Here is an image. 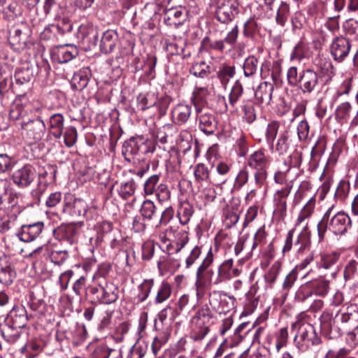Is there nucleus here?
I'll return each instance as SVG.
<instances>
[{"label":"nucleus","instance_id":"nucleus-1","mask_svg":"<svg viewBox=\"0 0 358 358\" xmlns=\"http://www.w3.org/2000/svg\"><path fill=\"white\" fill-rule=\"evenodd\" d=\"M332 210L333 207L329 208L317 224L320 241L324 240L327 231L335 235H344L351 228L352 221L348 214L344 212L335 213Z\"/></svg>","mask_w":358,"mask_h":358},{"label":"nucleus","instance_id":"nucleus-2","mask_svg":"<svg viewBox=\"0 0 358 358\" xmlns=\"http://www.w3.org/2000/svg\"><path fill=\"white\" fill-rule=\"evenodd\" d=\"M292 329L296 331L294 343L296 348L301 352H306L311 345H317L322 342L315 327L310 323L297 321L292 324Z\"/></svg>","mask_w":358,"mask_h":358},{"label":"nucleus","instance_id":"nucleus-3","mask_svg":"<svg viewBox=\"0 0 358 358\" xmlns=\"http://www.w3.org/2000/svg\"><path fill=\"white\" fill-rule=\"evenodd\" d=\"M268 165V157L262 150L254 152L247 159L246 168L255 171L254 178L258 187H262L266 180Z\"/></svg>","mask_w":358,"mask_h":358},{"label":"nucleus","instance_id":"nucleus-4","mask_svg":"<svg viewBox=\"0 0 358 358\" xmlns=\"http://www.w3.org/2000/svg\"><path fill=\"white\" fill-rule=\"evenodd\" d=\"M140 139L141 145L138 139L135 137H131L129 140L126 141L123 144V149L122 153L125 156L127 159L129 160V157L138 154V152L143 153H153L155 150V140L153 138L152 140Z\"/></svg>","mask_w":358,"mask_h":358},{"label":"nucleus","instance_id":"nucleus-5","mask_svg":"<svg viewBox=\"0 0 358 358\" xmlns=\"http://www.w3.org/2000/svg\"><path fill=\"white\" fill-rule=\"evenodd\" d=\"M238 0H224L219 3L215 10V18L223 24L231 22L240 13Z\"/></svg>","mask_w":358,"mask_h":358},{"label":"nucleus","instance_id":"nucleus-6","mask_svg":"<svg viewBox=\"0 0 358 358\" xmlns=\"http://www.w3.org/2000/svg\"><path fill=\"white\" fill-rule=\"evenodd\" d=\"M236 299L222 291H213L209 294V303L219 314H226L234 308Z\"/></svg>","mask_w":358,"mask_h":358},{"label":"nucleus","instance_id":"nucleus-7","mask_svg":"<svg viewBox=\"0 0 358 358\" xmlns=\"http://www.w3.org/2000/svg\"><path fill=\"white\" fill-rule=\"evenodd\" d=\"M300 78L298 88L305 94H310L318 90L322 85V78L320 75L310 68L301 70Z\"/></svg>","mask_w":358,"mask_h":358},{"label":"nucleus","instance_id":"nucleus-8","mask_svg":"<svg viewBox=\"0 0 358 358\" xmlns=\"http://www.w3.org/2000/svg\"><path fill=\"white\" fill-rule=\"evenodd\" d=\"M210 317L208 309L199 310L192 320V324L195 326L191 337L195 341H199L204 338L209 331L208 327L206 324Z\"/></svg>","mask_w":358,"mask_h":358},{"label":"nucleus","instance_id":"nucleus-9","mask_svg":"<svg viewBox=\"0 0 358 358\" xmlns=\"http://www.w3.org/2000/svg\"><path fill=\"white\" fill-rule=\"evenodd\" d=\"M21 128L26 131V138L30 143L41 141L45 134V124L44 122L37 118L21 123Z\"/></svg>","mask_w":358,"mask_h":358},{"label":"nucleus","instance_id":"nucleus-10","mask_svg":"<svg viewBox=\"0 0 358 358\" xmlns=\"http://www.w3.org/2000/svg\"><path fill=\"white\" fill-rule=\"evenodd\" d=\"M7 200L10 204L8 207H5L9 210H14V213L11 215L3 216L0 220V234H5L10 230L16 229L19 224L17 220V213H20L19 207L17 206V198L12 194L7 196Z\"/></svg>","mask_w":358,"mask_h":358},{"label":"nucleus","instance_id":"nucleus-11","mask_svg":"<svg viewBox=\"0 0 358 358\" xmlns=\"http://www.w3.org/2000/svg\"><path fill=\"white\" fill-rule=\"evenodd\" d=\"M351 48L350 41L343 36L335 37L330 46L331 55L334 59L338 62H342L349 55Z\"/></svg>","mask_w":358,"mask_h":358},{"label":"nucleus","instance_id":"nucleus-12","mask_svg":"<svg viewBox=\"0 0 358 358\" xmlns=\"http://www.w3.org/2000/svg\"><path fill=\"white\" fill-rule=\"evenodd\" d=\"M87 203L80 199H73L72 196L66 197L63 206V212L69 216L76 218L85 216L87 213Z\"/></svg>","mask_w":358,"mask_h":358},{"label":"nucleus","instance_id":"nucleus-13","mask_svg":"<svg viewBox=\"0 0 358 358\" xmlns=\"http://www.w3.org/2000/svg\"><path fill=\"white\" fill-rule=\"evenodd\" d=\"M35 178V171L29 165H25L15 171L12 178L14 183L19 187L24 188L29 186Z\"/></svg>","mask_w":358,"mask_h":358},{"label":"nucleus","instance_id":"nucleus-14","mask_svg":"<svg viewBox=\"0 0 358 358\" xmlns=\"http://www.w3.org/2000/svg\"><path fill=\"white\" fill-rule=\"evenodd\" d=\"M119 297V288L111 282H106L101 285L100 296L96 297L99 303L110 304L115 303Z\"/></svg>","mask_w":358,"mask_h":358},{"label":"nucleus","instance_id":"nucleus-15","mask_svg":"<svg viewBox=\"0 0 358 358\" xmlns=\"http://www.w3.org/2000/svg\"><path fill=\"white\" fill-rule=\"evenodd\" d=\"M43 229L42 222H36L31 224H24L21 229L16 233V236L21 241L31 242L34 241L41 234Z\"/></svg>","mask_w":358,"mask_h":358},{"label":"nucleus","instance_id":"nucleus-16","mask_svg":"<svg viewBox=\"0 0 358 358\" xmlns=\"http://www.w3.org/2000/svg\"><path fill=\"white\" fill-rule=\"evenodd\" d=\"M27 29L25 25H16L13 27L9 31L8 41L10 45L15 50L22 49L27 41Z\"/></svg>","mask_w":358,"mask_h":358},{"label":"nucleus","instance_id":"nucleus-17","mask_svg":"<svg viewBox=\"0 0 358 358\" xmlns=\"http://www.w3.org/2000/svg\"><path fill=\"white\" fill-rule=\"evenodd\" d=\"M340 258V253L333 252L331 253L323 254L320 257V260L317 263L318 268L331 270V277L335 278L338 273V268L335 266Z\"/></svg>","mask_w":358,"mask_h":358},{"label":"nucleus","instance_id":"nucleus-18","mask_svg":"<svg viewBox=\"0 0 358 358\" xmlns=\"http://www.w3.org/2000/svg\"><path fill=\"white\" fill-rule=\"evenodd\" d=\"M15 271L8 258L3 255L0 257V283L3 285H10L15 278Z\"/></svg>","mask_w":358,"mask_h":358},{"label":"nucleus","instance_id":"nucleus-19","mask_svg":"<svg viewBox=\"0 0 358 358\" xmlns=\"http://www.w3.org/2000/svg\"><path fill=\"white\" fill-rule=\"evenodd\" d=\"M266 233L265 227H261L255 233L252 239L248 238L249 241V252L251 256L253 252L264 253V248L266 243Z\"/></svg>","mask_w":358,"mask_h":358},{"label":"nucleus","instance_id":"nucleus-20","mask_svg":"<svg viewBox=\"0 0 358 358\" xmlns=\"http://www.w3.org/2000/svg\"><path fill=\"white\" fill-rule=\"evenodd\" d=\"M200 129L206 134H212L217 129L215 116L208 110L197 114Z\"/></svg>","mask_w":358,"mask_h":358},{"label":"nucleus","instance_id":"nucleus-21","mask_svg":"<svg viewBox=\"0 0 358 358\" xmlns=\"http://www.w3.org/2000/svg\"><path fill=\"white\" fill-rule=\"evenodd\" d=\"M355 317L356 315L351 311L350 308H342L335 315L333 323L334 325H336V328H340V326H350L356 320Z\"/></svg>","mask_w":358,"mask_h":358},{"label":"nucleus","instance_id":"nucleus-22","mask_svg":"<svg viewBox=\"0 0 358 358\" xmlns=\"http://www.w3.org/2000/svg\"><path fill=\"white\" fill-rule=\"evenodd\" d=\"M273 91V85L268 82H262L257 87L255 92L257 101L259 103L269 104Z\"/></svg>","mask_w":358,"mask_h":358},{"label":"nucleus","instance_id":"nucleus-23","mask_svg":"<svg viewBox=\"0 0 358 358\" xmlns=\"http://www.w3.org/2000/svg\"><path fill=\"white\" fill-rule=\"evenodd\" d=\"M306 227L307 224L304 227L303 230L298 235L294 243V249L296 250L298 256L306 252H310V233L306 229Z\"/></svg>","mask_w":358,"mask_h":358},{"label":"nucleus","instance_id":"nucleus-24","mask_svg":"<svg viewBox=\"0 0 358 358\" xmlns=\"http://www.w3.org/2000/svg\"><path fill=\"white\" fill-rule=\"evenodd\" d=\"M164 22L166 25L178 27L182 23V12L180 9L171 5L163 12Z\"/></svg>","mask_w":358,"mask_h":358},{"label":"nucleus","instance_id":"nucleus-25","mask_svg":"<svg viewBox=\"0 0 358 358\" xmlns=\"http://www.w3.org/2000/svg\"><path fill=\"white\" fill-rule=\"evenodd\" d=\"M33 77V69L28 66L18 69L15 73V83H13V90L18 91L17 87L22 85H28Z\"/></svg>","mask_w":358,"mask_h":358},{"label":"nucleus","instance_id":"nucleus-26","mask_svg":"<svg viewBox=\"0 0 358 358\" xmlns=\"http://www.w3.org/2000/svg\"><path fill=\"white\" fill-rule=\"evenodd\" d=\"M288 339L287 328H281L274 335H269L267 338L270 347L274 348L279 352L282 348L286 345Z\"/></svg>","mask_w":358,"mask_h":358},{"label":"nucleus","instance_id":"nucleus-27","mask_svg":"<svg viewBox=\"0 0 358 358\" xmlns=\"http://www.w3.org/2000/svg\"><path fill=\"white\" fill-rule=\"evenodd\" d=\"M208 90L206 87H196L193 92L192 101L197 114L203 110H208L206 107V98L208 95Z\"/></svg>","mask_w":358,"mask_h":358},{"label":"nucleus","instance_id":"nucleus-28","mask_svg":"<svg viewBox=\"0 0 358 358\" xmlns=\"http://www.w3.org/2000/svg\"><path fill=\"white\" fill-rule=\"evenodd\" d=\"M78 55L76 46L66 44L58 47L57 57L59 63H66Z\"/></svg>","mask_w":358,"mask_h":358},{"label":"nucleus","instance_id":"nucleus-29","mask_svg":"<svg viewBox=\"0 0 358 358\" xmlns=\"http://www.w3.org/2000/svg\"><path fill=\"white\" fill-rule=\"evenodd\" d=\"M213 262V254L212 252V249L210 248L209 251L207 253L206 257L203 260L201 264L199 266L196 271V285L197 287V292H199V287H201L203 285V280L206 279L205 272L208 270L209 266Z\"/></svg>","mask_w":358,"mask_h":358},{"label":"nucleus","instance_id":"nucleus-30","mask_svg":"<svg viewBox=\"0 0 358 358\" xmlns=\"http://www.w3.org/2000/svg\"><path fill=\"white\" fill-rule=\"evenodd\" d=\"M117 41V34L113 30H107L103 33L101 42V51L104 54L110 53L115 46Z\"/></svg>","mask_w":358,"mask_h":358},{"label":"nucleus","instance_id":"nucleus-31","mask_svg":"<svg viewBox=\"0 0 358 358\" xmlns=\"http://www.w3.org/2000/svg\"><path fill=\"white\" fill-rule=\"evenodd\" d=\"M233 259H229L224 261L218 267L217 277L214 281V284L218 285L220 282L229 280L231 278V271L233 266Z\"/></svg>","mask_w":358,"mask_h":358},{"label":"nucleus","instance_id":"nucleus-32","mask_svg":"<svg viewBox=\"0 0 358 358\" xmlns=\"http://www.w3.org/2000/svg\"><path fill=\"white\" fill-rule=\"evenodd\" d=\"M57 231L61 235L62 238L66 240L71 244L76 241L78 234V227L73 224L62 225L58 227Z\"/></svg>","mask_w":358,"mask_h":358},{"label":"nucleus","instance_id":"nucleus-33","mask_svg":"<svg viewBox=\"0 0 358 358\" xmlns=\"http://www.w3.org/2000/svg\"><path fill=\"white\" fill-rule=\"evenodd\" d=\"M120 352L113 348H110L105 345H99L94 350L91 358H117L120 357Z\"/></svg>","mask_w":358,"mask_h":358},{"label":"nucleus","instance_id":"nucleus-34","mask_svg":"<svg viewBox=\"0 0 358 358\" xmlns=\"http://www.w3.org/2000/svg\"><path fill=\"white\" fill-rule=\"evenodd\" d=\"M43 350L40 342L31 340L28 341L21 349L20 352L26 358H35Z\"/></svg>","mask_w":358,"mask_h":358},{"label":"nucleus","instance_id":"nucleus-35","mask_svg":"<svg viewBox=\"0 0 358 358\" xmlns=\"http://www.w3.org/2000/svg\"><path fill=\"white\" fill-rule=\"evenodd\" d=\"M52 134L56 138H61L64 129V117L62 114L56 113L50 118Z\"/></svg>","mask_w":358,"mask_h":358},{"label":"nucleus","instance_id":"nucleus-36","mask_svg":"<svg viewBox=\"0 0 358 358\" xmlns=\"http://www.w3.org/2000/svg\"><path fill=\"white\" fill-rule=\"evenodd\" d=\"M343 278L345 282L355 283L358 279V264L352 259L345 265L343 271Z\"/></svg>","mask_w":358,"mask_h":358},{"label":"nucleus","instance_id":"nucleus-37","mask_svg":"<svg viewBox=\"0 0 358 358\" xmlns=\"http://www.w3.org/2000/svg\"><path fill=\"white\" fill-rule=\"evenodd\" d=\"M10 317L12 325L15 329H21L26 326L27 322V316L24 309L13 310L10 313Z\"/></svg>","mask_w":358,"mask_h":358},{"label":"nucleus","instance_id":"nucleus-38","mask_svg":"<svg viewBox=\"0 0 358 358\" xmlns=\"http://www.w3.org/2000/svg\"><path fill=\"white\" fill-rule=\"evenodd\" d=\"M193 213V206L189 202L182 203L178 210V216L180 223L183 225L187 224Z\"/></svg>","mask_w":358,"mask_h":358},{"label":"nucleus","instance_id":"nucleus-39","mask_svg":"<svg viewBox=\"0 0 358 358\" xmlns=\"http://www.w3.org/2000/svg\"><path fill=\"white\" fill-rule=\"evenodd\" d=\"M315 204V199L312 196L310 197L308 201L301 210L299 215L297 217L296 225H299L305 221L306 219L310 217L314 212Z\"/></svg>","mask_w":358,"mask_h":358},{"label":"nucleus","instance_id":"nucleus-40","mask_svg":"<svg viewBox=\"0 0 358 358\" xmlns=\"http://www.w3.org/2000/svg\"><path fill=\"white\" fill-rule=\"evenodd\" d=\"M189 72L196 77L204 78L209 76L210 66L205 62H195L192 64Z\"/></svg>","mask_w":358,"mask_h":358},{"label":"nucleus","instance_id":"nucleus-41","mask_svg":"<svg viewBox=\"0 0 358 358\" xmlns=\"http://www.w3.org/2000/svg\"><path fill=\"white\" fill-rule=\"evenodd\" d=\"M319 69L321 74L320 77L322 78V83L324 81L325 83L329 82L335 74L334 66L331 62L328 60L322 62L319 64Z\"/></svg>","mask_w":358,"mask_h":358},{"label":"nucleus","instance_id":"nucleus-42","mask_svg":"<svg viewBox=\"0 0 358 358\" xmlns=\"http://www.w3.org/2000/svg\"><path fill=\"white\" fill-rule=\"evenodd\" d=\"M309 285L313 287V292L318 296H324L329 289V282L327 280H315L309 281Z\"/></svg>","mask_w":358,"mask_h":358},{"label":"nucleus","instance_id":"nucleus-43","mask_svg":"<svg viewBox=\"0 0 358 358\" xmlns=\"http://www.w3.org/2000/svg\"><path fill=\"white\" fill-rule=\"evenodd\" d=\"M191 112L192 109L189 106L179 104L175 108L173 113L178 122L184 123L189 119Z\"/></svg>","mask_w":358,"mask_h":358},{"label":"nucleus","instance_id":"nucleus-44","mask_svg":"<svg viewBox=\"0 0 358 358\" xmlns=\"http://www.w3.org/2000/svg\"><path fill=\"white\" fill-rule=\"evenodd\" d=\"M243 94V87L239 80H236L229 95V103L234 108Z\"/></svg>","mask_w":358,"mask_h":358},{"label":"nucleus","instance_id":"nucleus-45","mask_svg":"<svg viewBox=\"0 0 358 358\" xmlns=\"http://www.w3.org/2000/svg\"><path fill=\"white\" fill-rule=\"evenodd\" d=\"M236 71L234 66L223 65L217 73V78L222 85H227L230 78L235 75Z\"/></svg>","mask_w":358,"mask_h":358},{"label":"nucleus","instance_id":"nucleus-46","mask_svg":"<svg viewBox=\"0 0 358 358\" xmlns=\"http://www.w3.org/2000/svg\"><path fill=\"white\" fill-rule=\"evenodd\" d=\"M173 236V234L171 231L166 232V234L163 235H160V239L162 241V243L164 245H159V247L160 249L164 252L169 255L173 252V251L178 252H179L181 248L184 246V244H182L181 247L178 248L176 249L174 248V247L172 245V243L170 241V237Z\"/></svg>","mask_w":358,"mask_h":358},{"label":"nucleus","instance_id":"nucleus-47","mask_svg":"<svg viewBox=\"0 0 358 358\" xmlns=\"http://www.w3.org/2000/svg\"><path fill=\"white\" fill-rule=\"evenodd\" d=\"M194 175L195 180L198 183H201L204 181L210 182L208 168L204 164L200 163L195 166Z\"/></svg>","mask_w":358,"mask_h":358},{"label":"nucleus","instance_id":"nucleus-48","mask_svg":"<svg viewBox=\"0 0 358 358\" xmlns=\"http://www.w3.org/2000/svg\"><path fill=\"white\" fill-rule=\"evenodd\" d=\"M241 108L243 120L248 124H252L256 120V113L252 104L249 101H243Z\"/></svg>","mask_w":358,"mask_h":358},{"label":"nucleus","instance_id":"nucleus-49","mask_svg":"<svg viewBox=\"0 0 358 358\" xmlns=\"http://www.w3.org/2000/svg\"><path fill=\"white\" fill-rule=\"evenodd\" d=\"M259 61L255 56H250L245 59L243 64L244 75L246 77L253 76L257 71Z\"/></svg>","mask_w":358,"mask_h":358},{"label":"nucleus","instance_id":"nucleus-50","mask_svg":"<svg viewBox=\"0 0 358 358\" xmlns=\"http://www.w3.org/2000/svg\"><path fill=\"white\" fill-rule=\"evenodd\" d=\"M345 34L355 40H358V21L354 19L347 20L343 24Z\"/></svg>","mask_w":358,"mask_h":358},{"label":"nucleus","instance_id":"nucleus-51","mask_svg":"<svg viewBox=\"0 0 358 358\" xmlns=\"http://www.w3.org/2000/svg\"><path fill=\"white\" fill-rule=\"evenodd\" d=\"M324 358H357L351 355V350L343 347L337 350L329 349L327 350Z\"/></svg>","mask_w":358,"mask_h":358},{"label":"nucleus","instance_id":"nucleus-52","mask_svg":"<svg viewBox=\"0 0 358 358\" xmlns=\"http://www.w3.org/2000/svg\"><path fill=\"white\" fill-rule=\"evenodd\" d=\"M334 317L333 315L327 310L322 313L320 317L322 330L325 332H330L333 328H336V325H334L333 323Z\"/></svg>","mask_w":358,"mask_h":358},{"label":"nucleus","instance_id":"nucleus-53","mask_svg":"<svg viewBox=\"0 0 358 358\" xmlns=\"http://www.w3.org/2000/svg\"><path fill=\"white\" fill-rule=\"evenodd\" d=\"M259 31L255 17H250L243 24V34L247 38H252Z\"/></svg>","mask_w":358,"mask_h":358},{"label":"nucleus","instance_id":"nucleus-54","mask_svg":"<svg viewBox=\"0 0 358 358\" xmlns=\"http://www.w3.org/2000/svg\"><path fill=\"white\" fill-rule=\"evenodd\" d=\"M279 127L280 124L277 121H272L267 125L265 135L267 143L271 145V147H273V141L276 138Z\"/></svg>","mask_w":358,"mask_h":358},{"label":"nucleus","instance_id":"nucleus-55","mask_svg":"<svg viewBox=\"0 0 358 358\" xmlns=\"http://www.w3.org/2000/svg\"><path fill=\"white\" fill-rule=\"evenodd\" d=\"M280 268V263L276 262L272 264L268 271L265 273L264 280L269 285V287H272V285L275 282L279 273Z\"/></svg>","mask_w":358,"mask_h":358},{"label":"nucleus","instance_id":"nucleus-56","mask_svg":"<svg viewBox=\"0 0 358 358\" xmlns=\"http://www.w3.org/2000/svg\"><path fill=\"white\" fill-rule=\"evenodd\" d=\"M310 189V184L307 181H303L297 191L295 193L294 203H299L305 197L308 196V193Z\"/></svg>","mask_w":358,"mask_h":358},{"label":"nucleus","instance_id":"nucleus-57","mask_svg":"<svg viewBox=\"0 0 358 358\" xmlns=\"http://www.w3.org/2000/svg\"><path fill=\"white\" fill-rule=\"evenodd\" d=\"M289 13V5L285 2H282L277 12L275 21L280 26H285Z\"/></svg>","mask_w":358,"mask_h":358},{"label":"nucleus","instance_id":"nucleus-58","mask_svg":"<svg viewBox=\"0 0 358 358\" xmlns=\"http://www.w3.org/2000/svg\"><path fill=\"white\" fill-rule=\"evenodd\" d=\"M301 71L299 72L296 66H291L287 72L288 84L292 87H298L301 80Z\"/></svg>","mask_w":358,"mask_h":358},{"label":"nucleus","instance_id":"nucleus-59","mask_svg":"<svg viewBox=\"0 0 358 358\" xmlns=\"http://www.w3.org/2000/svg\"><path fill=\"white\" fill-rule=\"evenodd\" d=\"M129 329V324L127 322H122L116 327L111 337L116 343H121L124 341V336L128 333Z\"/></svg>","mask_w":358,"mask_h":358},{"label":"nucleus","instance_id":"nucleus-60","mask_svg":"<svg viewBox=\"0 0 358 358\" xmlns=\"http://www.w3.org/2000/svg\"><path fill=\"white\" fill-rule=\"evenodd\" d=\"M308 50L306 46L303 43H299L294 48L290 58L292 60L301 61L307 57Z\"/></svg>","mask_w":358,"mask_h":358},{"label":"nucleus","instance_id":"nucleus-61","mask_svg":"<svg viewBox=\"0 0 358 358\" xmlns=\"http://www.w3.org/2000/svg\"><path fill=\"white\" fill-rule=\"evenodd\" d=\"M313 293V287L307 282L304 285L300 286L296 293V298L300 301H304L308 297L311 296Z\"/></svg>","mask_w":358,"mask_h":358},{"label":"nucleus","instance_id":"nucleus-62","mask_svg":"<svg viewBox=\"0 0 358 358\" xmlns=\"http://www.w3.org/2000/svg\"><path fill=\"white\" fill-rule=\"evenodd\" d=\"M77 136L78 133L76 129L74 127H68L64 133L65 145L69 148L74 145L77 141Z\"/></svg>","mask_w":358,"mask_h":358},{"label":"nucleus","instance_id":"nucleus-63","mask_svg":"<svg viewBox=\"0 0 358 358\" xmlns=\"http://www.w3.org/2000/svg\"><path fill=\"white\" fill-rule=\"evenodd\" d=\"M171 287L167 281H163L158 290V303L166 300L171 295Z\"/></svg>","mask_w":358,"mask_h":358},{"label":"nucleus","instance_id":"nucleus-64","mask_svg":"<svg viewBox=\"0 0 358 358\" xmlns=\"http://www.w3.org/2000/svg\"><path fill=\"white\" fill-rule=\"evenodd\" d=\"M155 206L153 201L150 200H146L143 202L141 207L142 215L148 220L151 219L155 213Z\"/></svg>","mask_w":358,"mask_h":358}]
</instances>
